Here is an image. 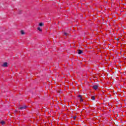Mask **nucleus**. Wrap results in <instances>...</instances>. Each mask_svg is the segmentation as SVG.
Listing matches in <instances>:
<instances>
[{
	"instance_id": "obj_1",
	"label": "nucleus",
	"mask_w": 126,
	"mask_h": 126,
	"mask_svg": "<svg viewBox=\"0 0 126 126\" xmlns=\"http://www.w3.org/2000/svg\"><path fill=\"white\" fill-rule=\"evenodd\" d=\"M26 108H27V106L26 105H23L22 106H21L19 108V109L20 110H21L22 111L23 110H25V109H26Z\"/></svg>"
},
{
	"instance_id": "obj_2",
	"label": "nucleus",
	"mask_w": 126,
	"mask_h": 126,
	"mask_svg": "<svg viewBox=\"0 0 126 126\" xmlns=\"http://www.w3.org/2000/svg\"><path fill=\"white\" fill-rule=\"evenodd\" d=\"M98 85H94L93 86V89H94V90H97V89H98Z\"/></svg>"
},
{
	"instance_id": "obj_3",
	"label": "nucleus",
	"mask_w": 126,
	"mask_h": 126,
	"mask_svg": "<svg viewBox=\"0 0 126 126\" xmlns=\"http://www.w3.org/2000/svg\"><path fill=\"white\" fill-rule=\"evenodd\" d=\"M2 66L6 67L7 66V63L6 62L4 63L2 65Z\"/></svg>"
},
{
	"instance_id": "obj_4",
	"label": "nucleus",
	"mask_w": 126,
	"mask_h": 126,
	"mask_svg": "<svg viewBox=\"0 0 126 126\" xmlns=\"http://www.w3.org/2000/svg\"><path fill=\"white\" fill-rule=\"evenodd\" d=\"M82 53H83V51H82V50H78V55H81V54H82Z\"/></svg>"
},
{
	"instance_id": "obj_5",
	"label": "nucleus",
	"mask_w": 126,
	"mask_h": 126,
	"mask_svg": "<svg viewBox=\"0 0 126 126\" xmlns=\"http://www.w3.org/2000/svg\"><path fill=\"white\" fill-rule=\"evenodd\" d=\"M0 124H1V125H2V126H4V125H5V122L3 121H1L0 122Z\"/></svg>"
},
{
	"instance_id": "obj_6",
	"label": "nucleus",
	"mask_w": 126,
	"mask_h": 126,
	"mask_svg": "<svg viewBox=\"0 0 126 126\" xmlns=\"http://www.w3.org/2000/svg\"><path fill=\"white\" fill-rule=\"evenodd\" d=\"M45 24L43 23H40L39 24V26H40V27H42L43 26H44Z\"/></svg>"
},
{
	"instance_id": "obj_7",
	"label": "nucleus",
	"mask_w": 126,
	"mask_h": 126,
	"mask_svg": "<svg viewBox=\"0 0 126 126\" xmlns=\"http://www.w3.org/2000/svg\"><path fill=\"white\" fill-rule=\"evenodd\" d=\"M21 34L22 35H24V34H25V32H24V31H21Z\"/></svg>"
},
{
	"instance_id": "obj_8",
	"label": "nucleus",
	"mask_w": 126,
	"mask_h": 126,
	"mask_svg": "<svg viewBox=\"0 0 126 126\" xmlns=\"http://www.w3.org/2000/svg\"><path fill=\"white\" fill-rule=\"evenodd\" d=\"M91 99L92 100H93V101H94V100H95V96H92L91 97Z\"/></svg>"
},
{
	"instance_id": "obj_9",
	"label": "nucleus",
	"mask_w": 126,
	"mask_h": 126,
	"mask_svg": "<svg viewBox=\"0 0 126 126\" xmlns=\"http://www.w3.org/2000/svg\"><path fill=\"white\" fill-rule=\"evenodd\" d=\"M37 30H38L40 32H42V29H41V28L40 27L37 28Z\"/></svg>"
},
{
	"instance_id": "obj_10",
	"label": "nucleus",
	"mask_w": 126,
	"mask_h": 126,
	"mask_svg": "<svg viewBox=\"0 0 126 126\" xmlns=\"http://www.w3.org/2000/svg\"><path fill=\"white\" fill-rule=\"evenodd\" d=\"M77 97H78V98H82V95L81 94H78Z\"/></svg>"
},
{
	"instance_id": "obj_11",
	"label": "nucleus",
	"mask_w": 126,
	"mask_h": 126,
	"mask_svg": "<svg viewBox=\"0 0 126 126\" xmlns=\"http://www.w3.org/2000/svg\"><path fill=\"white\" fill-rule=\"evenodd\" d=\"M64 34L65 35V36H67V35H68V33L66 32H64Z\"/></svg>"
},
{
	"instance_id": "obj_12",
	"label": "nucleus",
	"mask_w": 126,
	"mask_h": 126,
	"mask_svg": "<svg viewBox=\"0 0 126 126\" xmlns=\"http://www.w3.org/2000/svg\"><path fill=\"white\" fill-rule=\"evenodd\" d=\"M83 101V100L82 99V97H81L80 98V102H82Z\"/></svg>"
},
{
	"instance_id": "obj_13",
	"label": "nucleus",
	"mask_w": 126,
	"mask_h": 126,
	"mask_svg": "<svg viewBox=\"0 0 126 126\" xmlns=\"http://www.w3.org/2000/svg\"><path fill=\"white\" fill-rule=\"evenodd\" d=\"M73 119H74V120H75V119H76V116H74L73 117Z\"/></svg>"
}]
</instances>
